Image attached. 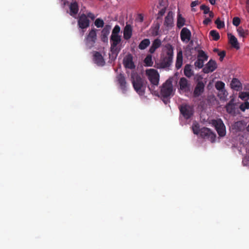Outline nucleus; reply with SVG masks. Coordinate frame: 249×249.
Segmentation results:
<instances>
[{
  "instance_id": "obj_1",
  "label": "nucleus",
  "mask_w": 249,
  "mask_h": 249,
  "mask_svg": "<svg viewBox=\"0 0 249 249\" xmlns=\"http://www.w3.org/2000/svg\"><path fill=\"white\" fill-rule=\"evenodd\" d=\"M131 78L135 90L140 95H144L147 86L146 81L136 72L132 73Z\"/></svg>"
},
{
  "instance_id": "obj_2",
  "label": "nucleus",
  "mask_w": 249,
  "mask_h": 249,
  "mask_svg": "<svg viewBox=\"0 0 249 249\" xmlns=\"http://www.w3.org/2000/svg\"><path fill=\"white\" fill-rule=\"evenodd\" d=\"M120 31V27L118 25H116L112 30L110 37V51L112 53H115L116 55L120 51V49L117 47L122 41L121 36L119 35Z\"/></svg>"
},
{
  "instance_id": "obj_3",
  "label": "nucleus",
  "mask_w": 249,
  "mask_h": 249,
  "mask_svg": "<svg viewBox=\"0 0 249 249\" xmlns=\"http://www.w3.org/2000/svg\"><path fill=\"white\" fill-rule=\"evenodd\" d=\"M166 49V55L163 57L162 55L160 62V67L161 68H169L172 64L173 58V48L169 44L165 46Z\"/></svg>"
},
{
  "instance_id": "obj_4",
  "label": "nucleus",
  "mask_w": 249,
  "mask_h": 249,
  "mask_svg": "<svg viewBox=\"0 0 249 249\" xmlns=\"http://www.w3.org/2000/svg\"><path fill=\"white\" fill-rule=\"evenodd\" d=\"M146 74L151 84L148 88L150 91H154L155 87H158L159 85L160 75L157 70L153 69L146 70Z\"/></svg>"
},
{
  "instance_id": "obj_5",
  "label": "nucleus",
  "mask_w": 249,
  "mask_h": 249,
  "mask_svg": "<svg viewBox=\"0 0 249 249\" xmlns=\"http://www.w3.org/2000/svg\"><path fill=\"white\" fill-rule=\"evenodd\" d=\"M161 98H170L173 95V86L171 79L167 80L160 87Z\"/></svg>"
},
{
  "instance_id": "obj_6",
  "label": "nucleus",
  "mask_w": 249,
  "mask_h": 249,
  "mask_svg": "<svg viewBox=\"0 0 249 249\" xmlns=\"http://www.w3.org/2000/svg\"><path fill=\"white\" fill-rule=\"evenodd\" d=\"M180 113L186 119H190L194 114V108L188 104H182L179 107Z\"/></svg>"
},
{
  "instance_id": "obj_7",
  "label": "nucleus",
  "mask_w": 249,
  "mask_h": 249,
  "mask_svg": "<svg viewBox=\"0 0 249 249\" xmlns=\"http://www.w3.org/2000/svg\"><path fill=\"white\" fill-rule=\"evenodd\" d=\"M200 136L204 139H207L213 142L215 141L216 135L207 127H203L200 129Z\"/></svg>"
},
{
  "instance_id": "obj_8",
  "label": "nucleus",
  "mask_w": 249,
  "mask_h": 249,
  "mask_svg": "<svg viewBox=\"0 0 249 249\" xmlns=\"http://www.w3.org/2000/svg\"><path fill=\"white\" fill-rule=\"evenodd\" d=\"M97 39L96 30L92 29L85 38V43L89 48L94 46Z\"/></svg>"
},
{
  "instance_id": "obj_9",
  "label": "nucleus",
  "mask_w": 249,
  "mask_h": 249,
  "mask_svg": "<svg viewBox=\"0 0 249 249\" xmlns=\"http://www.w3.org/2000/svg\"><path fill=\"white\" fill-rule=\"evenodd\" d=\"M213 124L219 136L223 137L226 135L225 126L220 119L213 121Z\"/></svg>"
},
{
  "instance_id": "obj_10",
  "label": "nucleus",
  "mask_w": 249,
  "mask_h": 249,
  "mask_svg": "<svg viewBox=\"0 0 249 249\" xmlns=\"http://www.w3.org/2000/svg\"><path fill=\"white\" fill-rule=\"evenodd\" d=\"M133 59V57L131 53H128L124 57L123 63L125 68L130 70L135 69L136 65Z\"/></svg>"
},
{
  "instance_id": "obj_11",
  "label": "nucleus",
  "mask_w": 249,
  "mask_h": 249,
  "mask_svg": "<svg viewBox=\"0 0 249 249\" xmlns=\"http://www.w3.org/2000/svg\"><path fill=\"white\" fill-rule=\"evenodd\" d=\"M205 87V83L202 80L198 79L193 91V97L197 98L200 96L204 92Z\"/></svg>"
},
{
  "instance_id": "obj_12",
  "label": "nucleus",
  "mask_w": 249,
  "mask_h": 249,
  "mask_svg": "<svg viewBox=\"0 0 249 249\" xmlns=\"http://www.w3.org/2000/svg\"><path fill=\"white\" fill-rule=\"evenodd\" d=\"M217 68V65L216 62L211 59L206 63L203 68L202 71L205 73H209L214 71Z\"/></svg>"
},
{
  "instance_id": "obj_13",
  "label": "nucleus",
  "mask_w": 249,
  "mask_h": 249,
  "mask_svg": "<svg viewBox=\"0 0 249 249\" xmlns=\"http://www.w3.org/2000/svg\"><path fill=\"white\" fill-rule=\"evenodd\" d=\"M90 21L87 16L83 14L79 18L78 20V25L80 28L84 29L88 28L89 26Z\"/></svg>"
},
{
  "instance_id": "obj_14",
  "label": "nucleus",
  "mask_w": 249,
  "mask_h": 249,
  "mask_svg": "<svg viewBox=\"0 0 249 249\" xmlns=\"http://www.w3.org/2000/svg\"><path fill=\"white\" fill-rule=\"evenodd\" d=\"M234 99H232L225 106L227 112L232 115H235L238 110L236 107V104L234 103Z\"/></svg>"
},
{
  "instance_id": "obj_15",
  "label": "nucleus",
  "mask_w": 249,
  "mask_h": 249,
  "mask_svg": "<svg viewBox=\"0 0 249 249\" xmlns=\"http://www.w3.org/2000/svg\"><path fill=\"white\" fill-rule=\"evenodd\" d=\"M173 15V12L169 11L165 18L164 25L168 29L171 28L174 26Z\"/></svg>"
},
{
  "instance_id": "obj_16",
  "label": "nucleus",
  "mask_w": 249,
  "mask_h": 249,
  "mask_svg": "<svg viewBox=\"0 0 249 249\" xmlns=\"http://www.w3.org/2000/svg\"><path fill=\"white\" fill-rule=\"evenodd\" d=\"M93 60L98 66H104L106 63L103 56L99 52L94 53Z\"/></svg>"
},
{
  "instance_id": "obj_17",
  "label": "nucleus",
  "mask_w": 249,
  "mask_h": 249,
  "mask_svg": "<svg viewBox=\"0 0 249 249\" xmlns=\"http://www.w3.org/2000/svg\"><path fill=\"white\" fill-rule=\"evenodd\" d=\"M180 38L183 42H188L191 38V32L186 27L182 29L180 32Z\"/></svg>"
},
{
  "instance_id": "obj_18",
  "label": "nucleus",
  "mask_w": 249,
  "mask_h": 249,
  "mask_svg": "<svg viewBox=\"0 0 249 249\" xmlns=\"http://www.w3.org/2000/svg\"><path fill=\"white\" fill-rule=\"evenodd\" d=\"M111 27L109 25H106L101 31V39L102 41L106 43L108 41V36L110 33Z\"/></svg>"
},
{
  "instance_id": "obj_19",
  "label": "nucleus",
  "mask_w": 249,
  "mask_h": 249,
  "mask_svg": "<svg viewBox=\"0 0 249 249\" xmlns=\"http://www.w3.org/2000/svg\"><path fill=\"white\" fill-rule=\"evenodd\" d=\"M116 78L121 89L123 92H125L126 90V82L124 75L120 73L117 76Z\"/></svg>"
},
{
  "instance_id": "obj_20",
  "label": "nucleus",
  "mask_w": 249,
  "mask_h": 249,
  "mask_svg": "<svg viewBox=\"0 0 249 249\" xmlns=\"http://www.w3.org/2000/svg\"><path fill=\"white\" fill-rule=\"evenodd\" d=\"M69 9L70 15L73 17H75L79 11V7L77 2L76 1L71 2L69 6Z\"/></svg>"
},
{
  "instance_id": "obj_21",
  "label": "nucleus",
  "mask_w": 249,
  "mask_h": 249,
  "mask_svg": "<svg viewBox=\"0 0 249 249\" xmlns=\"http://www.w3.org/2000/svg\"><path fill=\"white\" fill-rule=\"evenodd\" d=\"M132 35V28L130 24H126L124 30V38L128 40L131 37Z\"/></svg>"
},
{
  "instance_id": "obj_22",
  "label": "nucleus",
  "mask_w": 249,
  "mask_h": 249,
  "mask_svg": "<svg viewBox=\"0 0 249 249\" xmlns=\"http://www.w3.org/2000/svg\"><path fill=\"white\" fill-rule=\"evenodd\" d=\"M231 87L233 89L236 91H240L242 89V84L240 81L235 78H234L231 80Z\"/></svg>"
},
{
  "instance_id": "obj_23",
  "label": "nucleus",
  "mask_w": 249,
  "mask_h": 249,
  "mask_svg": "<svg viewBox=\"0 0 249 249\" xmlns=\"http://www.w3.org/2000/svg\"><path fill=\"white\" fill-rule=\"evenodd\" d=\"M161 45V41L159 38L155 39L152 42V45L151 46L149 52L151 53H153L155 51L160 47Z\"/></svg>"
},
{
  "instance_id": "obj_24",
  "label": "nucleus",
  "mask_w": 249,
  "mask_h": 249,
  "mask_svg": "<svg viewBox=\"0 0 249 249\" xmlns=\"http://www.w3.org/2000/svg\"><path fill=\"white\" fill-rule=\"evenodd\" d=\"M229 42L232 47L236 49H239V45L237 38L231 34H228Z\"/></svg>"
},
{
  "instance_id": "obj_25",
  "label": "nucleus",
  "mask_w": 249,
  "mask_h": 249,
  "mask_svg": "<svg viewBox=\"0 0 249 249\" xmlns=\"http://www.w3.org/2000/svg\"><path fill=\"white\" fill-rule=\"evenodd\" d=\"M179 85L180 89L182 90H186L189 88L188 81L184 77H182L180 79Z\"/></svg>"
},
{
  "instance_id": "obj_26",
  "label": "nucleus",
  "mask_w": 249,
  "mask_h": 249,
  "mask_svg": "<svg viewBox=\"0 0 249 249\" xmlns=\"http://www.w3.org/2000/svg\"><path fill=\"white\" fill-rule=\"evenodd\" d=\"M183 57L182 52H179L177 54V60L176 62V68L177 70L179 69L182 65Z\"/></svg>"
},
{
  "instance_id": "obj_27",
  "label": "nucleus",
  "mask_w": 249,
  "mask_h": 249,
  "mask_svg": "<svg viewBox=\"0 0 249 249\" xmlns=\"http://www.w3.org/2000/svg\"><path fill=\"white\" fill-rule=\"evenodd\" d=\"M184 75L188 78L193 75L194 72L191 69V66L190 65L187 64L185 65L184 69Z\"/></svg>"
},
{
  "instance_id": "obj_28",
  "label": "nucleus",
  "mask_w": 249,
  "mask_h": 249,
  "mask_svg": "<svg viewBox=\"0 0 249 249\" xmlns=\"http://www.w3.org/2000/svg\"><path fill=\"white\" fill-rule=\"evenodd\" d=\"M150 44V40L148 38L144 39L139 44L138 47L140 50H144Z\"/></svg>"
},
{
  "instance_id": "obj_29",
  "label": "nucleus",
  "mask_w": 249,
  "mask_h": 249,
  "mask_svg": "<svg viewBox=\"0 0 249 249\" xmlns=\"http://www.w3.org/2000/svg\"><path fill=\"white\" fill-rule=\"evenodd\" d=\"M185 20L181 15L178 14L177 17V25L178 28H181L185 24Z\"/></svg>"
},
{
  "instance_id": "obj_30",
  "label": "nucleus",
  "mask_w": 249,
  "mask_h": 249,
  "mask_svg": "<svg viewBox=\"0 0 249 249\" xmlns=\"http://www.w3.org/2000/svg\"><path fill=\"white\" fill-rule=\"evenodd\" d=\"M233 127L238 131H241L244 128V124L243 121H237L233 124Z\"/></svg>"
},
{
  "instance_id": "obj_31",
  "label": "nucleus",
  "mask_w": 249,
  "mask_h": 249,
  "mask_svg": "<svg viewBox=\"0 0 249 249\" xmlns=\"http://www.w3.org/2000/svg\"><path fill=\"white\" fill-rule=\"evenodd\" d=\"M192 128L195 134L197 135L200 134L201 128H200V125L198 123L196 122L193 123Z\"/></svg>"
},
{
  "instance_id": "obj_32",
  "label": "nucleus",
  "mask_w": 249,
  "mask_h": 249,
  "mask_svg": "<svg viewBox=\"0 0 249 249\" xmlns=\"http://www.w3.org/2000/svg\"><path fill=\"white\" fill-rule=\"evenodd\" d=\"M237 32L239 36L243 38L246 37L249 34L248 30L244 29L242 27H239L237 29Z\"/></svg>"
},
{
  "instance_id": "obj_33",
  "label": "nucleus",
  "mask_w": 249,
  "mask_h": 249,
  "mask_svg": "<svg viewBox=\"0 0 249 249\" xmlns=\"http://www.w3.org/2000/svg\"><path fill=\"white\" fill-rule=\"evenodd\" d=\"M215 87L217 90L221 91H224V94H225V92H226L225 90H224L225 84L224 82L220 81H217L215 83Z\"/></svg>"
},
{
  "instance_id": "obj_34",
  "label": "nucleus",
  "mask_w": 249,
  "mask_h": 249,
  "mask_svg": "<svg viewBox=\"0 0 249 249\" xmlns=\"http://www.w3.org/2000/svg\"><path fill=\"white\" fill-rule=\"evenodd\" d=\"M144 62L146 66L151 67L153 64L152 56L150 54L146 56L144 60Z\"/></svg>"
},
{
  "instance_id": "obj_35",
  "label": "nucleus",
  "mask_w": 249,
  "mask_h": 249,
  "mask_svg": "<svg viewBox=\"0 0 249 249\" xmlns=\"http://www.w3.org/2000/svg\"><path fill=\"white\" fill-rule=\"evenodd\" d=\"M210 35L212 37L214 41H217L220 38V35L216 30H211L210 32Z\"/></svg>"
},
{
  "instance_id": "obj_36",
  "label": "nucleus",
  "mask_w": 249,
  "mask_h": 249,
  "mask_svg": "<svg viewBox=\"0 0 249 249\" xmlns=\"http://www.w3.org/2000/svg\"><path fill=\"white\" fill-rule=\"evenodd\" d=\"M197 58H201L203 60L206 61L208 58V56L207 54L202 50L198 51V57Z\"/></svg>"
},
{
  "instance_id": "obj_37",
  "label": "nucleus",
  "mask_w": 249,
  "mask_h": 249,
  "mask_svg": "<svg viewBox=\"0 0 249 249\" xmlns=\"http://www.w3.org/2000/svg\"><path fill=\"white\" fill-rule=\"evenodd\" d=\"M204 61L202 59L197 58V59L195 62V66L196 68H198V69H201L203 68L204 66Z\"/></svg>"
},
{
  "instance_id": "obj_38",
  "label": "nucleus",
  "mask_w": 249,
  "mask_h": 249,
  "mask_svg": "<svg viewBox=\"0 0 249 249\" xmlns=\"http://www.w3.org/2000/svg\"><path fill=\"white\" fill-rule=\"evenodd\" d=\"M215 23L217 26V28L219 29H222L225 26L224 22L221 21L219 18H218L216 19L215 21Z\"/></svg>"
},
{
  "instance_id": "obj_39",
  "label": "nucleus",
  "mask_w": 249,
  "mask_h": 249,
  "mask_svg": "<svg viewBox=\"0 0 249 249\" xmlns=\"http://www.w3.org/2000/svg\"><path fill=\"white\" fill-rule=\"evenodd\" d=\"M94 24L97 28H100L104 26V22L102 19L97 18L95 21Z\"/></svg>"
},
{
  "instance_id": "obj_40",
  "label": "nucleus",
  "mask_w": 249,
  "mask_h": 249,
  "mask_svg": "<svg viewBox=\"0 0 249 249\" xmlns=\"http://www.w3.org/2000/svg\"><path fill=\"white\" fill-rule=\"evenodd\" d=\"M200 9L203 11L204 14H207L208 13H210V7L204 4H202L200 6Z\"/></svg>"
},
{
  "instance_id": "obj_41",
  "label": "nucleus",
  "mask_w": 249,
  "mask_h": 249,
  "mask_svg": "<svg viewBox=\"0 0 249 249\" xmlns=\"http://www.w3.org/2000/svg\"><path fill=\"white\" fill-rule=\"evenodd\" d=\"M239 97L242 100H246L249 98V92H242L240 93Z\"/></svg>"
},
{
  "instance_id": "obj_42",
  "label": "nucleus",
  "mask_w": 249,
  "mask_h": 249,
  "mask_svg": "<svg viewBox=\"0 0 249 249\" xmlns=\"http://www.w3.org/2000/svg\"><path fill=\"white\" fill-rule=\"evenodd\" d=\"M239 107L242 111H244L246 109L249 108V102L246 101L244 103H242L240 105Z\"/></svg>"
},
{
  "instance_id": "obj_43",
  "label": "nucleus",
  "mask_w": 249,
  "mask_h": 249,
  "mask_svg": "<svg viewBox=\"0 0 249 249\" xmlns=\"http://www.w3.org/2000/svg\"><path fill=\"white\" fill-rule=\"evenodd\" d=\"M166 7H164L159 12L158 14V16L157 17L158 19H160L164 15V14L166 12Z\"/></svg>"
},
{
  "instance_id": "obj_44",
  "label": "nucleus",
  "mask_w": 249,
  "mask_h": 249,
  "mask_svg": "<svg viewBox=\"0 0 249 249\" xmlns=\"http://www.w3.org/2000/svg\"><path fill=\"white\" fill-rule=\"evenodd\" d=\"M241 20L238 17H234L232 19V24L237 27L240 23Z\"/></svg>"
},
{
  "instance_id": "obj_45",
  "label": "nucleus",
  "mask_w": 249,
  "mask_h": 249,
  "mask_svg": "<svg viewBox=\"0 0 249 249\" xmlns=\"http://www.w3.org/2000/svg\"><path fill=\"white\" fill-rule=\"evenodd\" d=\"M218 55L219 56V60L220 61H222L223 58L226 55V52L224 51L219 52L218 53Z\"/></svg>"
},
{
  "instance_id": "obj_46",
  "label": "nucleus",
  "mask_w": 249,
  "mask_h": 249,
  "mask_svg": "<svg viewBox=\"0 0 249 249\" xmlns=\"http://www.w3.org/2000/svg\"><path fill=\"white\" fill-rule=\"evenodd\" d=\"M211 22V19L209 18H206L203 21V23L204 25H208L209 23Z\"/></svg>"
},
{
  "instance_id": "obj_47",
  "label": "nucleus",
  "mask_w": 249,
  "mask_h": 249,
  "mask_svg": "<svg viewBox=\"0 0 249 249\" xmlns=\"http://www.w3.org/2000/svg\"><path fill=\"white\" fill-rule=\"evenodd\" d=\"M199 3V2L198 0L193 1L191 3V6L192 7H194L197 5Z\"/></svg>"
},
{
  "instance_id": "obj_48",
  "label": "nucleus",
  "mask_w": 249,
  "mask_h": 249,
  "mask_svg": "<svg viewBox=\"0 0 249 249\" xmlns=\"http://www.w3.org/2000/svg\"><path fill=\"white\" fill-rule=\"evenodd\" d=\"M159 27H158L157 28H155L153 31L152 32V35L153 36H157L158 35V31H159Z\"/></svg>"
},
{
  "instance_id": "obj_49",
  "label": "nucleus",
  "mask_w": 249,
  "mask_h": 249,
  "mask_svg": "<svg viewBox=\"0 0 249 249\" xmlns=\"http://www.w3.org/2000/svg\"><path fill=\"white\" fill-rule=\"evenodd\" d=\"M88 17L92 19H93L95 18L94 14L90 12L88 13Z\"/></svg>"
},
{
  "instance_id": "obj_50",
  "label": "nucleus",
  "mask_w": 249,
  "mask_h": 249,
  "mask_svg": "<svg viewBox=\"0 0 249 249\" xmlns=\"http://www.w3.org/2000/svg\"><path fill=\"white\" fill-rule=\"evenodd\" d=\"M162 100L163 101V102L165 104H167L169 102V100L168 99V98H162Z\"/></svg>"
},
{
  "instance_id": "obj_51",
  "label": "nucleus",
  "mask_w": 249,
  "mask_h": 249,
  "mask_svg": "<svg viewBox=\"0 0 249 249\" xmlns=\"http://www.w3.org/2000/svg\"><path fill=\"white\" fill-rule=\"evenodd\" d=\"M208 14L209 15V18H210L211 19V18H213L214 14H213V13L212 11H210V13H208Z\"/></svg>"
},
{
  "instance_id": "obj_52",
  "label": "nucleus",
  "mask_w": 249,
  "mask_h": 249,
  "mask_svg": "<svg viewBox=\"0 0 249 249\" xmlns=\"http://www.w3.org/2000/svg\"><path fill=\"white\" fill-rule=\"evenodd\" d=\"M246 4H247L246 9H247V12L249 13V0H247Z\"/></svg>"
},
{
  "instance_id": "obj_53",
  "label": "nucleus",
  "mask_w": 249,
  "mask_h": 249,
  "mask_svg": "<svg viewBox=\"0 0 249 249\" xmlns=\"http://www.w3.org/2000/svg\"><path fill=\"white\" fill-rule=\"evenodd\" d=\"M163 0H159V4L160 6L161 7V6H163Z\"/></svg>"
},
{
  "instance_id": "obj_54",
  "label": "nucleus",
  "mask_w": 249,
  "mask_h": 249,
  "mask_svg": "<svg viewBox=\"0 0 249 249\" xmlns=\"http://www.w3.org/2000/svg\"><path fill=\"white\" fill-rule=\"evenodd\" d=\"M209 1L212 5H214L215 4L216 0H209Z\"/></svg>"
},
{
  "instance_id": "obj_55",
  "label": "nucleus",
  "mask_w": 249,
  "mask_h": 249,
  "mask_svg": "<svg viewBox=\"0 0 249 249\" xmlns=\"http://www.w3.org/2000/svg\"><path fill=\"white\" fill-rule=\"evenodd\" d=\"M213 51L214 52H215V53H218V52H219V50H218V49H217V48H214V49H213Z\"/></svg>"
}]
</instances>
